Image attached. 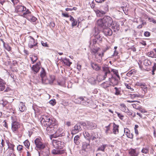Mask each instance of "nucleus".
<instances>
[{
    "instance_id": "f257e3e1",
    "label": "nucleus",
    "mask_w": 156,
    "mask_h": 156,
    "mask_svg": "<svg viewBox=\"0 0 156 156\" xmlns=\"http://www.w3.org/2000/svg\"><path fill=\"white\" fill-rule=\"evenodd\" d=\"M41 123L42 126L47 127V131H50L57 127V122L55 119L48 115H44L41 118Z\"/></svg>"
},
{
    "instance_id": "f03ea898",
    "label": "nucleus",
    "mask_w": 156,
    "mask_h": 156,
    "mask_svg": "<svg viewBox=\"0 0 156 156\" xmlns=\"http://www.w3.org/2000/svg\"><path fill=\"white\" fill-rule=\"evenodd\" d=\"M113 23L112 18L108 16H105L102 19L98 20L97 24L99 27L105 28L112 26Z\"/></svg>"
},
{
    "instance_id": "7ed1b4c3",
    "label": "nucleus",
    "mask_w": 156,
    "mask_h": 156,
    "mask_svg": "<svg viewBox=\"0 0 156 156\" xmlns=\"http://www.w3.org/2000/svg\"><path fill=\"white\" fill-rule=\"evenodd\" d=\"M64 142L58 140H53L52 144L55 149L52 150V153L55 154H59L61 153V151L60 150L62 149L64 146Z\"/></svg>"
},
{
    "instance_id": "20e7f679",
    "label": "nucleus",
    "mask_w": 156,
    "mask_h": 156,
    "mask_svg": "<svg viewBox=\"0 0 156 156\" xmlns=\"http://www.w3.org/2000/svg\"><path fill=\"white\" fill-rule=\"evenodd\" d=\"M11 129L13 133L17 134L18 132V129L20 127V123L17 121V119L15 116L11 117Z\"/></svg>"
},
{
    "instance_id": "39448f33",
    "label": "nucleus",
    "mask_w": 156,
    "mask_h": 156,
    "mask_svg": "<svg viewBox=\"0 0 156 156\" xmlns=\"http://www.w3.org/2000/svg\"><path fill=\"white\" fill-rule=\"evenodd\" d=\"M21 16L31 22H35L37 20V19L31 14V12L29 9H27L26 12H24Z\"/></svg>"
},
{
    "instance_id": "423d86ee",
    "label": "nucleus",
    "mask_w": 156,
    "mask_h": 156,
    "mask_svg": "<svg viewBox=\"0 0 156 156\" xmlns=\"http://www.w3.org/2000/svg\"><path fill=\"white\" fill-rule=\"evenodd\" d=\"M28 38V47L30 48L34 49L35 50L38 47L37 40L35 41L34 38L31 36H29Z\"/></svg>"
},
{
    "instance_id": "0eeeda50",
    "label": "nucleus",
    "mask_w": 156,
    "mask_h": 156,
    "mask_svg": "<svg viewBox=\"0 0 156 156\" xmlns=\"http://www.w3.org/2000/svg\"><path fill=\"white\" fill-rule=\"evenodd\" d=\"M34 143L36 145V148L39 150L44 149L45 148V145L42 141L40 138H37L34 140Z\"/></svg>"
},
{
    "instance_id": "6e6552de",
    "label": "nucleus",
    "mask_w": 156,
    "mask_h": 156,
    "mask_svg": "<svg viewBox=\"0 0 156 156\" xmlns=\"http://www.w3.org/2000/svg\"><path fill=\"white\" fill-rule=\"evenodd\" d=\"M55 79V78L54 76L50 75L49 78H47L46 76L42 79V82L43 84H52Z\"/></svg>"
},
{
    "instance_id": "1a4fd4ad",
    "label": "nucleus",
    "mask_w": 156,
    "mask_h": 156,
    "mask_svg": "<svg viewBox=\"0 0 156 156\" xmlns=\"http://www.w3.org/2000/svg\"><path fill=\"white\" fill-rule=\"evenodd\" d=\"M103 37V35L100 33L95 34L94 36V38L93 40V44H95L97 43L99 44L101 42L102 38Z\"/></svg>"
},
{
    "instance_id": "9d476101",
    "label": "nucleus",
    "mask_w": 156,
    "mask_h": 156,
    "mask_svg": "<svg viewBox=\"0 0 156 156\" xmlns=\"http://www.w3.org/2000/svg\"><path fill=\"white\" fill-rule=\"evenodd\" d=\"M27 9L24 6L21 5H17L15 11L19 14H23Z\"/></svg>"
},
{
    "instance_id": "9b49d317",
    "label": "nucleus",
    "mask_w": 156,
    "mask_h": 156,
    "mask_svg": "<svg viewBox=\"0 0 156 156\" xmlns=\"http://www.w3.org/2000/svg\"><path fill=\"white\" fill-rule=\"evenodd\" d=\"M102 74H103L104 77L105 78L111 74V72L108 67L104 66L102 68Z\"/></svg>"
},
{
    "instance_id": "f8f14e48",
    "label": "nucleus",
    "mask_w": 156,
    "mask_h": 156,
    "mask_svg": "<svg viewBox=\"0 0 156 156\" xmlns=\"http://www.w3.org/2000/svg\"><path fill=\"white\" fill-rule=\"evenodd\" d=\"M80 126L81 124L80 123H78L76 124L72 130V133L75 134L81 131L82 130V128Z\"/></svg>"
},
{
    "instance_id": "ddd939ff",
    "label": "nucleus",
    "mask_w": 156,
    "mask_h": 156,
    "mask_svg": "<svg viewBox=\"0 0 156 156\" xmlns=\"http://www.w3.org/2000/svg\"><path fill=\"white\" fill-rule=\"evenodd\" d=\"M41 66V63L40 62H38L35 65H33L31 68V69L34 72V74H36L39 72Z\"/></svg>"
},
{
    "instance_id": "4468645a",
    "label": "nucleus",
    "mask_w": 156,
    "mask_h": 156,
    "mask_svg": "<svg viewBox=\"0 0 156 156\" xmlns=\"http://www.w3.org/2000/svg\"><path fill=\"white\" fill-rule=\"evenodd\" d=\"M91 43H90V47L91 48V53H93L94 54V55H95V57H96L98 58V57L97 56L96 54H98V53H97L98 51L100 49V48L97 47H95L94 44H93L91 47ZM99 56L98 57L99 58Z\"/></svg>"
},
{
    "instance_id": "2eb2a0df",
    "label": "nucleus",
    "mask_w": 156,
    "mask_h": 156,
    "mask_svg": "<svg viewBox=\"0 0 156 156\" xmlns=\"http://www.w3.org/2000/svg\"><path fill=\"white\" fill-rule=\"evenodd\" d=\"M110 80V78L109 77L108 81H106L102 83L101 84V87L105 89L109 87L111 85V81Z\"/></svg>"
},
{
    "instance_id": "dca6fc26",
    "label": "nucleus",
    "mask_w": 156,
    "mask_h": 156,
    "mask_svg": "<svg viewBox=\"0 0 156 156\" xmlns=\"http://www.w3.org/2000/svg\"><path fill=\"white\" fill-rule=\"evenodd\" d=\"M129 153L131 156H138L139 152L136 149L131 148L129 150Z\"/></svg>"
},
{
    "instance_id": "f3484780",
    "label": "nucleus",
    "mask_w": 156,
    "mask_h": 156,
    "mask_svg": "<svg viewBox=\"0 0 156 156\" xmlns=\"http://www.w3.org/2000/svg\"><path fill=\"white\" fill-rule=\"evenodd\" d=\"M103 28L104 29L103 32L105 36H110L112 35V31L111 29L110 28L106 27Z\"/></svg>"
},
{
    "instance_id": "a211bd4d",
    "label": "nucleus",
    "mask_w": 156,
    "mask_h": 156,
    "mask_svg": "<svg viewBox=\"0 0 156 156\" xmlns=\"http://www.w3.org/2000/svg\"><path fill=\"white\" fill-rule=\"evenodd\" d=\"M87 128L88 129H93L96 128L97 126L95 123L90 122H87Z\"/></svg>"
},
{
    "instance_id": "6ab92c4d",
    "label": "nucleus",
    "mask_w": 156,
    "mask_h": 156,
    "mask_svg": "<svg viewBox=\"0 0 156 156\" xmlns=\"http://www.w3.org/2000/svg\"><path fill=\"white\" fill-rule=\"evenodd\" d=\"M94 11L95 12L97 16L98 17L102 16L103 15L105 14V12L102 10H100L97 8L94 9Z\"/></svg>"
},
{
    "instance_id": "aec40b11",
    "label": "nucleus",
    "mask_w": 156,
    "mask_h": 156,
    "mask_svg": "<svg viewBox=\"0 0 156 156\" xmlns=\"http://www.w3.org/2000/svg\"><path fill=\"white\" fill-rule=\"evenodd\" d=\"M124 132L126 136L131 139L133 138V135L132 133H130V130L127 128L124 129Z\"/></svg>"
},
{
    "instance_id": "412c9836",
    "label": "nucleus",
    "mask_w": 156,
    "mask_h": 156,
    "mask_svg": "<svg viewBox=\"0 0 156 156\" xmlns=\"http://www.w3.org/2000/svg\"><path fill=\"white\" fill-rule=\"evenodd\" d=\"M83 99L82 100V105H89L91 103V100L87 98L86 97H83Z\"/></svg>"
},
{
    "instance_id": "4be33fe9",
    "label": "nucleus",
    "mask_w": 156,
    "mask_h": 156,
    "mask_svg": "<svg viewBox=\"0 0 156 156\" xmlns=\"http://www.w3.org/2000/svg\"><path fill=\"white\" fill-rule=\"evenodd\" d=\"M62 128H59L55 133V134L53 135L54 137H57L62 136Z\"/></svg>"
},
{
    "instance_id": "5701e85b",
    "label": "nucleus",
    "mask_w": 156,
    "mask_h": 156,
    "mask_svg": "<svg viewBox=\"0 0 156 156\" xmlns=\"http://www.w3.org/2000/svg\"><path fill=\"white\" fill-rule=\"evenodd\" d=\"M109 48L108 47H106L103 50L102 53H99L98 54V56H99L98 59L97 61L98 62H100L102 60V57L104 56V52H105Z\"/></svg>"
},
{
    "instance_id": "b1692460",
    "label": "nucleus",
    "mask_w": 156,
    "mask_h": 156,
    "mask_svg": "<svg viewBox=\"0 0 156 156\" xmlns=\"http://www.w3.org/2000/svg\"><path fill=\"white\" fill-rule=\"evenodd\" d=\"M91 66L93 69L96 71L99 70L101 69V67L95 63L92 62H90Z\"/></svg>"
},
{
    "instance_id": "393cba45",
    "label": "nucleus",
    "mask_w": 156,
    "mask_h": 156,
    "mask_svg": "<svg viewBox=\"0 0 156 156\" xmlns=\"http://www.w3.org/2000/svg\"><path fill=\"white\" fill-rule=\"evenodd\" d=\"M38 154L39 156H49V151L47 149L42 151L41 153L39 152Z\"/></svg>"
},
{
    "instance_id": "a878e982",
    "label": "nucleus",
    "mask_w": 156,
    "mask_h": 156,
    "mask_svg": "<svg viewBox=\"0 0 156 156\" xmlns=\"http://www.w3.org/2000/svg\"><path fill=\"white\" fill-rule=\"evenodd\" d=\"M19 110L21 112H24L26 109V107L24 104L22 102H20L19 105Z\"/></svg>"
},
{
    "instance_id": "bb28decb",
    "label": "nucleus",
    "mask_w": 156,
    "mask_h": 156,
    "mask_svg": "<svg viewBox=\"0 0 156 156\" xmlns=\"http://www.w3.org/2000/svg\"><path fill=\"white\" fill-rule=\"evenodd\" d=\"M112 29L113 30L114 32H116L119 30V25L117 23H114L112 24Z\"/></svg>"
},
{
    "instance_id": "cd10ccee",
    "label": "nucleus",
    "mask_w": 156,
    "mask_h": 156,
    "mask_svg": "<svg viewBox=\"0 0 156 156\" xmlns=\"http://www.w3.org/2000/svg\"><path fill=\"white\" fill-rule=\"evenodd\" d=\"M111 80V83H112L113 84V86H115L117 85L119 83V80L116 79L115 78L113 77L112 76H111V78H110Z\"/></svg>"
},
{
    "instance_id": "c85d7f7f",
    "label": "nucleus",
    "mask_w": 156,
    "mask_h": 156,
    "mask_svg": "<svg viewBox=\"0 0 156 156\" xmlns=\"http://www.w3.org/2000/svg\"><path fill=\"white\" fill-rule=\"evenodd\" d=\"M113 132L114 134H116L119 133V126L117 125L115 123L113 124Z\"/></svg>"
},
{
    "instance_id": "c756f323",
    "label": "nucleus",
    "mask_w": 156,
    "mask_h": 156,
    "mask_svg": "<svg viewBox=\"0 0 156 156\" xmlns=\"http://www.w3.org/2000/svg\"><path fill=\"white\" fill-rule=\"evenodd\" d=\"M83 99V97H80L75 99L74 100V101L75 103L82 105V100Z\"/></svg>"
},
{
    "instance_id": "7c9ffc66",
    "label": "nucleus",
    "mask_w": 156,
    "mask_h": 156,
    "mask_svg": "<svg viewBox=\"0 0 156 156\" xmlns=\"http://www.w3.org/2000/svg\"><path fill=\"white\" fill-rule=\"evenodd\" d=\"M62 61L65 65L68 66H70L72 63L71 62L69 61V59H67L66 58H63L62 59Z\"/></svg>"
},
{
    "instance_id": "2f4dec72",
    "label": "nucleus",
    "mask_w": 156,
    "mask_h": 156,
    "mask_svg": "<svg viewBox=\"0 0 156 156\" xmlns=\"http://www.w3.org/2000/svg\"><path fill=\"white\" fill-rule=\"evenodd\" d=\"M5 83L2 79L0 80V91L4 90L5 88Z\"/></svg>"
},
{
    "instance_id": "473e14b6",
    "label": "nucleus",
    "mask_w": 156,
    "mask_h": 156,
    "mask_svg": "<svg viewBox=\"0 0 156 156\" xmlns=\"http://www.w3.org/2000/svg\"><path fill=\"white\" fill-rule=\"evenodd\" d=\"M7 143L8 146V148L7 149V150H12V151H14V148L15 147V145L9 143V142H7Z\"/></svg>"
},
{
    "instance_id": "72a5a7b5",
    "label": "nucleus",
    "mask_w": 156,
    "mask_h": 156,
    "mask_svg": "<svg viewBox=\"0 0 156 156\" xmlns=\"http://www.w3.org/2000/svg\"><path fill=\"white\" fill-rule=\"evenodd\" d=\"M40 76L41 79L46 76V73L45 70L43 68H41Z\"/></svg>"
},
{
    "instance_id": "f704fd0d",
    "label": "nucleus",
    "mask_w": 156,
    "mask_h": 156,
    "mask_svg": "<svg viewBox=\"0 0 156 156\" xmlns=\"http://www.w3.org/2000/svg\"><path fill=\"white\" fill-rule=\"evenodd\" d=\"M83 134L85 138L90 141V138L89 133L88 132L85 131L83 132Z\"/></svg>"
},
{
    "instance_id": "c9c22d12",
    "label": "nucleus",
    "mask_w": 156,
    "mask_h": 156,
    "mask_svg": "<svg viewBox=\"0 0 156 156\" xmlns=\"http://www.w3.org/2000/svg\"><path fill=\"white\" fill-rule=\"evenodd\" d=\"M4 48L7 51H9L11 50V47L7 44H5L3 41L2 40Z\"/></svg>"
},
{
    "instance_id": "e433bc0d",
    "label": "nucleus",
    "mask_w": 156,
    "mask_h": 156,
    "mask_svg": "<svg viewBox=\"0 0 156 156\" xmlns=\"http://www.w3.org/2000/svg\"><path fill=\"white\" fill-rule=\"evenodd\" d=\"M80 136L78 135L76 136L74 138V141L75 144L79 145L80 144Z\"/></svg>"
},
{
    "instance_id": "4c0bfd02",
    "label": "nucleus",
    "mask_w": 156,
    "mask_h": 156,
    "mask_svg": "<svg viewBox=\"0 0 156 156\" xmlns=\"http://www.w3.org/2000/svg\"><path fill=\"white\" fill-rule=\"evenodd\" d=\"M120 108L122 111L125 112L126 111H127L128 108L124 104H121Z\"/></svg>"
},
{
    "instance_id": "58836bf2",
    "label": "nucleus",
    "mask_w": 156,
    "mask_h": 156,
    "mask_svg": "<svg viewBox=\"0 0 156 156\" xmlns=\"http://www.w3.org/2000/svg\"><path fill=\"white\" fill-rule=\"evenodd\" d=\"M97 79L98 81H101L105 79V78L104 77L102 74H101L98 75L97 76Z\"/></svg>"
},
{
    "instance_id": "ea45409f",
    "label": "nucleus",
    "mask_w": 156,
    "mask_h": 156,
    "mask_svg": "<svg viewBox=\"0 0 156 156\" xmlns=\"http://www.w3.org/2000/svg\"><path fill=\"white\" fill-rule=\"evenodd\" d=\"M90 141H89L88 143L84 142L83 143L82 147L84 149H86L88 147L90 146Z\"/></svg>"
},
{
    "instance_id": "a19ab883",
    "label": "nucleus",
    "mask_w": 156,
    "mask_h": 156,
    "mask_svg": "<svg viewBox=\"0 0 156 156\" xmlns=\"http://www.w3.org/2000/svg\"><path fill=\"white\" fill-rule=\"evenodd\" d=\"M7 156H16L14 153V151L7 150Z\"/></svg>"
},
{
    "instance_id": "79ce46f5",
    "label": "nucleus",
    "mask_w": 156,
    "mask_h": 156,
    "mask_svg": "<svg viewBox=\"0 0 156 156\" xmlns=\"http://www.w3.org/2000/svg\"><path fill=\"white\" fill-rule=\"evenodd\" d=\"M103 8V9H104V11H103L104 12H105V14H106L107 12H108L109 11L108 9V6L107 5H105L102 6Z\"/></svg>"
},
{
    "instance_id": "37998d69",
    "label": "nucleus",
    "mask_w": 156,
    "mask_h": 156,
    "mask_svg": "<svg viewBox=\"0 0 156 156\" xmlns=\"http://www.w3.org/2000/svg\"><path fill=\"white\" fill-rule=\"evenodd\" d=\"M30 58L33 64L36 62L38 59L37 57L35 55H32L30 57Z\"/></svg>"
},
{
    "instance_id": "c03bdc74",
    "label": "nucleus",
    "mask_w": 156,
    "mask_h": 156,
    "mask_svg": "<svg viewBox=\"0 0 156 156\" xmlns=\"http://www.w3.org/2000/svg\"><path fill=\"white\" fill-rule=\"evenodd\" d=\"M88 81L92 84H94L96 83L95 79L93 77L89 79L88 80Z\"/></svg>"
},
{
    "instance_id": "a18cd8bd",
    "label": "nucleus",
    "mask_w": 156,
    "mask_h": 156,
    "mask_svg": "<svg viewBox=\"0 0 156 156\" xmlns=\"http://www.w3.org/2000/svg\"><path fill=\"white\" fill-rule=\"evenodd\" d=\"M114 89L115 90V94L118 95L120 94V88H118L117 87H115Z\"/></svg>"
},
{
    "instance_id": "49530a36",
    "label": "nucleus",
    "mask_w": 156,
    "mask_h": 156,
    "mask_svg": "<svg viewBox=\"0 0 156 156\" xmlns=\"http://www.w3.org/2000/svg\"><path fill=\"white\" fill-rule=\"evenodd\" d=\"M141 87L142 89L144 94L147 92V87L144 83L143 84V86H141Z\"/></svg>"
},
{
    "instance_id": "de8ad7c7",
    "label": "nucleus",
    "mask_w": 156,
    "mask_h": 156,
    "mask_svg": "<svg viewBox=\"0 0 156 156\" xmlns=\"http://www.w3.org/2000/svg\"><path fill=\"white\" fill-rule=\"evenodd\" d=\"M147 55L149 57L153 58L154 56V53L153 51H151L147 53Z\"/></svg>"
},
{
    "instance_id": "09e8293b",
    "label": "nucleus",
    "mask_w": 156,
    "mask_h": 156,
    "mask_svg": "<svg viewBox=\"0 0 156 156\" xmlns=\"http://www.w3.org/2000/svg\"><path fill=\"white\" fill-rule=\"evenodd\" d=\"M23 146L21 145H19L17 146V149L19 153H21L23 150Z\"/></svg>"
},
{
    "instance_id": "8fccbe9b",
    "label": "nucleus",
    "mask_w": 156,
    "mask_h": 156,
    "mask_svg": "<svg viewBox=\"0 0 156 156\" xmlns=\"http://www.w3.org/2000/svg\"><path fill=\"white\" fill-rule=\"evenodd\" d=\"M151 63L150 60L147 59H145L143 61V64L146 66H149Z\"/></svg>"
},
{
    "instance_id": "3c124183",
    "label": "nucleus",
    "mask_w": 156,
    "mask_h": 156,
    "mask_svg": "<svg viewBox=\"0 0 156 156\" xmlns=\"http://www.w3.org/2000/svg\"><path fill=\"white\" fill-rule=\"evenodd\" d=\"M24 144L25 147L27 148H29L30 145V143L28 140H27L24 142Z\"/></svg>"
},
{
    "instance_id": "603ef678",
    "label": "nucleus",
    "mask_w": 156,
    "mask_h": 156,
    "mask_svg": "<svg viewBox=\"0 0 156 156\" xmlns=\"http://www.w3.org/2000/svg\"><path fill=\"white\" fill-rule=\"evenodd\" d=\"M141 151L142 153L144 154H147L149 152L148 148L146 147L145 148H143Z\"/></svg>"
},
{
    "instance_id": "864d4df0",
    "label": "nucleus",
    "mask_w": 156,
    "mask_h": 156,
    "mask_svg": "<svg viewBox=\"0 0 156 156\" xmlns=\"http://www.w3.org/2000/svg\"><path fill=\"white\" fill-rule=\"evenodd\" d=\"M125 86H126V87L127 89H130L131 91L133 90V88L131 87V85L130 84L125 83Z\"/></svg>"
},
{
    "instance_id": "5fc2aeb1",
    "label": "nucleus",
    "mask_w": 156,
    "mask_h": 156,
    "mask_svg": "<svg viewBox=\"0 0 156 156\" xmlns=\"http://www.w3.org/2000/svg\"><path fill=\"white\" fill-rule=\"evenodd\" d=\"M144 83L141 82L140 81L137 82L136 83L135 85L137 86L141 87L143 86Z\"/></svg>"
},
{
    "instance_id": "6e6d98bb",
    "label": "nucleus",
    "mask_w": 156,
    "mask_h": 156,
    "mask_svg": "<svg viewBox=\"0 0 156 156\" xmlns=\"http://www.w3.org/2000/svg\"><path fill=\"white\" fill-rule=\"evenodd\" d=\"M132 105L134 108H135L137 110L140 107V106H139V105L138 104H132Z\"/></svg>"
},
{
    "instance_id": "4d7b16f0",
    "label": "nucleus",
    "mask_w": 156,
    "mask_h": 156,
    "mask_svg": "<svg viewBox=\"0 0 156 156\" xmlns=\"http://www.w3.org/2000/svg\"><path fill=\"white\" fill-rule=\"evenodd\" d=\"M49 103L52 105H54L56 104L55 100V99L51 100L49 101Z\"/></svg>"
},
{
    "instance_id": "13d9d810",
    "label": "nucleus",
    "mask_w": 156,
    "mask_h": 156,
    "mask_svg": "<svg viewBox=\"0 0 156 156\" xmlns=\"http://www.w3.org/2000/svg\"><path fill=\"white\" fill-rule=\"evenodd\" d=\"M115 113L117 114L118 116L120 119H122L124 117V116L123 115L118 112H115Z\"/></svg>"
},
{
    "instance_id": "bf43d9fd",
    "label": "nucleus",
    "mask_w": 156,
    "mask_h": 156,
    "mask_svg": "<svg viewBox=\"0 0 156 156\" xmlns=\"http://www.w3.org/2000/svg\"><path fill=\"white\" fill-rule=\"evenodd\" d=\"M156 70V63H154L153 66V70H152V74H154V72Z\"/></svg>"
},
{
    "instance_id": "052dcab7",
    "label": "nucleus",
    "mask_w": 156,
    "mask_h": 156,
    "mask_svg": "<svg viewBox=\"0 0 156 156\" xmlns=\"http://www.w3.org/2000/svg\"><path fill=\"white\" fill-rule=\"evenodd\" d=\"M77 24V22L75 19L74 20L72 23V27H74Z\"/></svg>"
},
{
    "instance_id": "680f3d73",
    "label": "nucleus",
    "mask_w": 156,
    "mask_h": 156,
    "mask_svg": "<svg viewBox=\"0 0 156 156\" xmlns=\"http://www.w3.org/2000/svg\"><path fill=\"white\" fill-rule=\"evenodd\" d=\"M130 95L131 98H133L136 97H139V94H131Z\"/></svg>"
},
{
    "instance_id": "e2e57ef3",
    "label": "nucleus",
    "mask_w": 156,
    "mask_h": 156,
    "mask_svg": "<svg viewBox=\"0 0 156 156\" xmlns=\"http://www.w3.org/2000/svg\"><path fill=\"white\" fill-rule=\"evenodd\" d=\"M41 44L42 46L45 47H48V45L47 42H44L43 41H41Z\"/></svg>"
},
{
    "instance_id": "0e129e2a",
    "label": "nucleus",
    "mask_w": 156,
    "mask_h": 156,
    "mask_svg": "<svg viewBox=\"0 0 156 156\" xmlns=\"http://www.w3.org/2000/svg\"><path fill=\"white\" fill-rule=\"evenodd\" d=\"M122 9L123 11L124 12V13L126 14L127 15L128 14L127 12L125 10L126 7L124 6H122L121 7V9Z\"/></svg>"
},
{
    "instance_id": "69168bd1",
    "label": "nucleus",
    "mask_w": 156,
    "mask_h": 156,
    "mask_svg": "<svg viewBox=\"0 0 156 156\" xmlns=\"http://www.w3.org/2000/svg\"><path fill=\"white\" fill-rule=\"evenodd\" d=\"M125 112L126 113L127 115H132V112L129 111L128 108L127 111H126Z\"/></svg>"
},
{
    "instance_id": "338daca9",
    "label": "nucleus",
    "mask_w": 156,
    "mask_h": 156,
    "mask_svg": "<svg viewBox=\"0 0 156 156\" xmlns=\"http://www.w3.org/2000/svg\"><path fill=\"white\" fill-rule=\"evenodd\" d=\"M2 105L3 107L5 106L8 103V101H4L3 100H2Z\"/></svg>"
},
{
    "instance_id": "774afa93",
    "label": "nucleus",
    "mask_w": 156,
    "mask_h": 156,
    "mask_svg": "<svg viewBox=\"0 0 156 156\" xmlns=\"http://www.w3.org/2000/svg\"><path fill=\"white\" fill-rule=\"evenodd\" d=\"M148 20L150 22H152L154 23H156V20L153 18H148Z\"/></svg>"
}]
</instances>
